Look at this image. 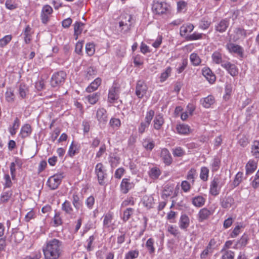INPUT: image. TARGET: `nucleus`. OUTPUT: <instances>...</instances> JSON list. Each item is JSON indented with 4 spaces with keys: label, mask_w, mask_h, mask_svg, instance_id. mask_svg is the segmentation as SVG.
<instances>
[{
    "label": "nucleus",
    "mask_w": 259,
    "mask_h": 259,
    "mask_svg": "<svg viewBox=\"0 0 259 259\" xmlns=\"http://www.w3.org/2000/svg\"><path fill=\"white\" fill-rule=\"evenodd\" d=\"M45 259H59L63 251V243L57 239H52L46 242L43 246Z\"/></svg>",
    "instance_id": "f257e3e1"
},
{
    "label": "nucleus",
    "mask_w": 259,
    "mask_h": 259,
    "mask_svg": "<svg viewBox=\"0 0 259 259\" xmlns=\"http://www.w3.org/2000/svg\"><path fill=\"white\" fill-rule=\"evenodd\" d=\"M119 20V28L120 31L124 33L128 32L135 22L133 16L127 13L121 14Z\"/></svg>",
    "instance_id": "f03ea898"
},
{
    "label": "nucleus",
    "mask_w": 259,
    "mask_h": 259,
    "mask_svg": "<svg viewBox=\"0 0 259 259\" xmlns=\"http://www.w3.org/2000/svg\"><path fill=\"white\" fill-rule=\"evenodd\" d=\"M224 184L221 177L219 176H215L210 183L209 190L210 195L213 196L218 195Z\"/></svg>",
    "instance_id": "7ed1b4c3"
},
{
    "label": "nucleus",
    "mask_w": 259,
    "mask_h": 259,
    "mask_svg": "<svg viewBox=\"0 0 259 259\" xmlns=\"http://www.w3.org/2000/svg\"><path fill=\"white\" fill-rule=\"evenodd\" d=\"M95 173L97 177L99 184L103 186L105 184V180L107 177V170L101 162L98 163L95 166Z\"/></svg>",
    "instance_id": "20e7f679"
},
{
    "label": "nucleus",
    "mask_w": 259,
    "mask_h": 259,
    "mask_svg": "<svg viewBox=\"0 0 259 259\" xmlns=\"http://www.w3.org/2000/svg\"><path fill=\"white\" fill-rule=\"evenodd\" d=\"M170 6L165 2L154 1L152 6L153 12L157 15L166 13L169 10Z\"/></svg>",
    "instance_id": "39448f33"
},
{
    "label": "nucleus",
    "mask_w": 259,
    "mask_h": 259,
    "mask_svg": "<svg viewBox=\"0 0 259 259\" xmlns=\"http://www.w3.org/2000/svg\"><path fill=\"white\" fill-rule=\"evenodd\" d=\"M66 74L63 71L54 73L51 77V85L53 88L60 86L64 82Z\"/></svg>",
    "instance_id": "423d86ee"
},
{
    "label": "nucleus",
    "mask_w": 259,
    "mask_h": 259,
    "mask_svg": "<svg viewBox=\"0 0 259 259\" xmlns=\"http://www.w3.org/2000/svg\"><path fill=\"white\" fill-rule=\"evenodd\" d=\"M64 178L63 173H59L50 177L47 181V185L51 190L57 189Z\"/></svg>",
    "instance_id": "0eeeda50"
},
{
    "label": "nucleus",
    "mask_w": 259,
    "mask_h": 259,
    "mask_svg": "<svg viewBox=\"0 0 259 259\" xmlns=\"http://www.w3.org/2000/svg\"><path fill=\"white\" fill-rule=\"evenodd\" d=\"M230 25V18H225L218 21L214 25L215 33H223L225 32Z\"/></svg>",
    "instance_id": "6e6552de"
},
{
    "label": "nucleus",
    "mask_w": 259,
    "mask_h": 259,
    "mask_svg": "<svg viewBox=\"0 0 259 259\" xmlns=\"http://www.w3.org/2000/svg\"><path fill=\"white\" fill-rule=\"evenodd\" d=\"M226 48L230 53L236 54L240 58L243 57L244 49L241 46L233 42H228L226 45Z\"/></svg>",
    "instance_id": "1a4fd4ad"
},
{
    "label": "nucleus",
    "mask_w": 259,
    "mask_h": 259,
    "mask_svg": "<svg viewBox=\"0 0 259 259\" xmlns=\"http://www.w3.org/2000/svg\"><path fill=\"white\" fill-rule=\"evenodd\" d=\"M120 89L116 83L114 82L109 88L108 95V100L110 103H113L119 98Z\"/></svg>",
    "instance_id": "9d476101"
},
{
    "label": "nucleus",
    "mask_w": 259,
    "mask_h": 259,
    "mask_svg": "<svg viewBox=\"0 0 259 259\" xmlns=\"http://www.w3.org/2000/svg\"><path fill=\"white\" fill-rule=\"evenodd\" d=\"M134 187L135 184L131 181L130 178H124L120 183V189L122 193L126 194Z\"/></svg>",
    "instance_id": "9b49d317"
},
{
    "label": "nucleus",
    "mask_w": 259,
    "mask_h": 259,
    "mask_svg": "<svg viewBox=\"0 0 259 259\" xmlns=\"http://www.w3.org/2000/svg\"><path fill=\"white\" fill-rule=\"evenodd\" d=\"M221 66L225 69L227 72L232 76H236L238 74V68L237 66L229 61L223 62Z\"/></svg>",
    "instance_id": "f8f14e48"
},
{
    "label": "nucleus",
    "mask_w": 259,
    "mask_h": 259,
    "mask_svg": "<svg viewBox=\"0 0 259 259\" xmlns=\"http://www.w3.org/2000/svg\"><path fill=\"white\" fill-rule=\"evenodd\" d=\"M146 84L142 81H138L136 88V95L139 98H142L146 94L147 91Z\"/></svg>",
    "instance_id": "ddd939ff"
},
{
    "label": "nucleus",
    "mask_w": 259,
    "mask_h": 259,
    "mask_svg": "<svg viewBox=\"0 0 259 259\" xmlns=\"http://www.w3.org/2000/svg\"><path fill=\"white\" fill-rule=\"evenodd\" d=\"M202 74L209 83L212 84L215 82V75L209 67H205L203 68L202 69Z\"/></svg>",
    "instance_id": "4468645a"
},
{
    "label": "nucleus",
    "mask_w": 259,
    "mask_h": 259,
    "mask_svg": "<svg viewBox=\"0 0 259 259\" xmlns=\"http://www.w3.org/2000/svg\"><path fill=\"white\" fill-rule=\"evenodd\" d=\"M160 157L163 163L166 165H169L172 162L171 155L166 148H163L161 150Z\"/></svg>",
    "instance_id": "2eb2a0df"
},
{
    "label": "nucleus",
    "mask_w": 259,
    "mask_h": 259,
    "mask_svg": "<svg viewBox=\"0 0 259 259\" xmlns=\"http://www.w3.org/2000/svg\"><path fill=\"white\" fill-rule=\"evenodd\" d=\"M234 33L232 39L235 42L239 39H243L247 36L246 31L242 28H236L234 30Z\"/></svg>",
    "instance_id": "dca6fc26"
},
{
    "label": "nucleus",
    "mask_w": 259,
    "mask_h": 259,
    "mask_svg": "<svg viewBox=\"0 0 259 259\" xmlns=\"http://www.w3.org/2000/svg\"><path fill=\"white\" fill-rule=\"evenodd\" d=\"M235 203V201L232 196H226L221 199L220 204L223 208H229Z\"/></svg>",
    "instance_id": "f3484780"
},
{
    "label": "nucleus",
    "mask_w": 259,
    "mask_h": 259,
    "mask_svg": "<svg viewBox=\"0 0 259 259\" xmlns=\"http://www.w3.org/2000/svg\"><path fill=\"white\" fill-rule=\"evenodd\" d=\"M71 201L76 210H78L82 207V199L77 192L73 194Z\"/></svg>",
    "instance_id": "a211bd4d"
},
{
    "label": "nucleus",
    "mask_w": 259,
    "mask_h": 259,
    "mask_svg": "<svg viewBox=\"0 0 259 259\" xmlns=\"http://www.w3.org/2000/svg\"><path fill=\"white\" fill-rule=\"evenodd\" d=\"M179 225L181 229L187 231V228L190 225V219L186 214H182L181 215Z\"/></svg>",
    "instance_id": "6ab92c4d"
},
{
    "label": "nucleus",
    "mask_w": 259,
    "mask_h": 259,
    "mask_svg": "<svg viewBox=\"0 0 259 259\" xmlns=\"http://www.w3.org/2000/svg\"><path fill=\"white\" fill-rule=\"evenodd\" d=\"M194 28V26L192 24L187 23L184 24L180 27V33L181 36L186 39V36L189 35V33L191 32Z\"/></svg>",
    "instance_id": "aec40b11"
},
{
    "label": "nucleus",
    "mask_w": 259,
    "mask_h": 259,
    "mask_svg": "<svg viewBox=\"0 0 259 259\" xmlns=\"http://www.w3.org/2000/svg\"><path fill=\"white\" fill-rule=\"evenodd\" d=\"M251 156L257 160L259 159V140H254L250 148Z\"/></svg>",
    "instance_id": "412c9836"
},
{
    "label": "nucleus",
    "mask_w": 259,
    "mask_h": 259,
    "mask_svg": "<svg viewBox=\"0 0 259 259\" xmlns=\"http://www.w3.org/2000/svg\"><path fill=\"white\" fill-rule=\"evenodd\" d=\"M148 174L150 178L154 181L159 178L161 175V171L158 167L154 166L150 168Z\"/></svg>",
    "instance_id": "4be33fe9"
},
{
    "label": "nucleus",
    "mask_w": 259,
    "mask_h": 259,
    "mask_svg": "<svg viewBox=\"0 0 259 259\" xmlns=\"http://www.w3.org/2000/svg\"><path fill=\"white\" fill-rule=\"evenodd\" d=\"M212 214V212L207 208H202L198 213V220L200 222H202L207 220Z\"/></svg>",
    "instance_id": "5701e85b"
},
{
    "label": "nucleus",
    "mask_w": 259,
    "mask_h": 259,
    "mask_svg": "<svg viewBox=\"0 0 259 259\" xmlns=\"http://www.w3.org/2000/svg\"><path fill=\"white\" fill-rule=\"evenodd\" d=\"M22 34L24 36V40L25 44H29L31 40L32 34V28L31 27L28 25H26Z\"/></svg>",
    "instance_id": "b1692460"
},
{
    "label": "nucleus",
    "mask_w": 259,
    "mask_h": 259,
    "mask_svg": "<svg viewBox=\"0 0 259 259\" xmlns=\"http://www.w3.org/2000/svg\"><path fill=\"white\" fill-rule=\"evenodd\" d=\"M257 162L254 160L250 159L245 165L246 174L249 175L252 174L257 168Z\"/></svg>",
    "instance_id": "393cba45"
},
{
    "label": "nucleus",
    "mask_w": 259,
    "mask_h": 259,
    "mask_svg": "<svg viewBox=\"0 0 259 259\" xmlns=\"http://www.w3.org/2000/svg\"><path fill=\"white\" fill-rule=\"evenodd\" d=\"M174 187L170 185L166 184L164 186L161 194V198L165 200L173 193Z\"/></svg>",
    "instance_id": "a878e982"
},
{
    "label": "nucleus",
    "mask_w": 259,
    "mask_h": 259,
    "mask_svg": "<svg viewBox=\"0 0 259 259\" xmlns=\"http://www.w3.org/2000/svg\"><path fill=\"white\" fill-rule=\"evenodd\" d=\"M102 80L98 77L92 81L90 84L86 88V91L88 93H92L97 90L101 84Z\"/></svg>",
    "instance_id": "bb28decb"
},
{
    "label": "nucleus",
    "mask_w": 259,
    "mask_h": 259,
    "mask_svg": "<svg viewBox=\"0 0 259 259\" xmlns=\"http://www.w3.org/2000/svg\"><path fill=\"white\" fill-rule=\"evenodd\" d=\"M206 201V199L202 196L197 195L192 198V204L196 207L203 206Z\"/></svg>",
    "instance_id": "cd10ccee"
},
{
    "label": "nucleus",
    "mask_w": 259,
    "mask_h": 259,
    "mask_svg": "<svg viewBox=\"0 0 259 259\" xmlns=\"http://www.w3.org/2000/svg\"><path fill=\"white\" fill-rule=\"evenodd\" d=\"M74 26V36L75 39H77L78 36L82 33L84 27V24L79 21H76L73 24Z\"/></svg>",
    "instance_id": "c85d7f7f"
},
{
    "label": "nucleus",
    "mask_w": 259,
    "mask_h": 259,
    "mask_svg": "<svg viewBox=\"0 0 259 259\" xmlns=\"http://www.w3.org/2000/svg\"><path fill=\"white\" fill-rule=\"evenodd\" d=\"M177 133L180 135H188L190 132V127L185 124H178L176 126Z\"/></svg>",
    "instance_id": "c756f323"
},
{
    "label": "nucleus",
    "mask_w": 259,
    "mask_h": 259,
    "mask_svg": "<svg viewBox=\"0 0 259 259\" xmlns=\"http://www.w3.org/2000/svg\"><path fill=\"white\" fill-rule=\"evenodd\" d=\"M143 203L148 209L152 208L154 204L153 197L151 195L144 196L143 198Z\"/></svg>",
    "instance_id": "7c9ffc66"
},
{
    "label": "nucleus",
    "mask_w": 259,
    "mask_h": 259,
    "mask_svg": "<svg viewBox=\"0 0 259 259\" xmlns=\"http://www.w3.org/2000/svg\"><path fill=\"white\" fill-rule=\"evenodd\" d=\"M214 98L212 95L208 96L207 97L201 100L202 106L206 108L210 107V106L214 104Z\"/></svg>",
    "instance_id": "2f4dec72"
},
{
    "label": "nucleus",
    "mask_w": 259,
    "mask_h": 259,
    "mask_svg": "<svg viewBox=\"0 0 259 259\" xmlns=\"http://www.w3.org/2000/svg\"><path fill=\"white\" fill-rule=\"evenodd\" d=\"M211 20L208 17H203L199 22V27L202 30H206L211 25Z\"/></svg>",
    "instance_id": "473e14b6"
},
{
    "label": "nucleus",
    "mask_w": 259,
    "mask_h": 259,
    "mask_svg": "<svg viewBox=\"0 0 259 259\" xmlns=\"http://www.w3.org/2000/svg\"><path fill=\"white\" fill-rule=\"evenodd\" d=\"M220 165L221 159L218 156H215L210 164L211 171L212 172L217 171L220 167Z\"/></svg>",
    "instance_id": "72a5a7b5"
},
{
    "label": "nucleus",
    "mask_w": 259,
    "mask_h": 259,
    "mask_svg": "<svg viewBox=\"0 0 259 259\" xmlns=\"http://www.w3.org/2000/svg\"><path fill=\"white\" fill-rule=\"evenodd\" d=\"M31 126L28 124H25L21 127L20 136L22 138H25L28 137L31 134Z\"/></svg>",
    "instance_id": "f704fd0d"
},
{
    "label": "nucleus",
    "mask_w": 259,
    "mask_h": 259,
    "mask_svg": "<svg viewBox=\"0 0 259 259\" xmlns=\"http://www.w3.org/2000/svg\"><path fill=\"white\" fill-rule=\"evenodd\" d=\"M100 96V93H94L86 96L85 99L90 104H95L99 100Z\"/></svg>",
    "instance_id": "c9c22d12"
},
{
    "label": "nucleus",
    "mask_w": 259,
    "mask_h": 259,
    "mask_svg": "<svg viewBox=\"0 0 259 259\" xmlns=\"http://www.w3.org/2000/svg\"><path fill=\"white\" fill-rule=\"evenodd\" d=\"M13 192L12 190H8L3 191L0 197V203H6L9 201L10 198L12 196Z\"/></svg>",
    "instance_id": "e433bc0d"
},
{
    "label": "nucleus",
    "mask_w": 259,
    "mask_h": 259,
    "mask_svg": "<svg viewBox=\"0 0 259 259\" xmlns=\"http://www.w3.org/2000/svg\"><path fill=\"white\" fill-rule=\"evenodd\" d=\"M221 252L222 254L221 259H234L235 252L233 251L222 248Z\"/></svg>",
    "instance_id": "4c0bfd02"
},
{
    "label": "nucleus",
    "mask_w": 259,
    "mask_h": 259,
    "mask_svg": "<svg viewBox=\"0 0 259 259\" xmlns=\"http://www.w3.org/2000/svg\"><path fill=\"white\" fill-rule=\"evenodd\" d=\"M154 127L156 130H159L164 123V119L161 114H157L153 120Z\"/></svg>",
    "instance_id": "58836bf2"
},
{
    "label": "nucleus",
    "mask_w": 259,
    "mask_h": 259,
    "mask_svg": "<svg viewBox=\"0 0 259 259\" xmlns=\"http://www.w3.org/2000/svg\"><path fill=\"white\" fill-rule=\"evenodd\" d=\"M190 60L192 64L194 66H199L201 63V59L196 53H193L190 55Z\"/></svg>",
    "instance_id": "ea45409f"
},
{
    "label": "nucleus",
    "mask_w": 259,
    "mask_h": 259,
    "mask_svg": "<svg viewBox=\"0 0 259 259\" xmlns=\"http://www.w3.org/2000/svg\"><path fill=\"white\" fill-rule=\"evenodd\" d=\"M212 62L216 64L223 63V58L222 54L219 51L214 52L211 55Z\"/></svg>",
    "instance_id": "a19ab883"
},
{
    "label": "nucleus",
    "mask_w": 259,
    "mask_h": 259,
    "mask_svg": "<svg viewBox=\"0 0 259 259\" xmlns=\"http://www.w3.org/2000/svg\"><path fill=\"white\" fill-rule=\"evenodd\" d=\"M143 146L145 148L147 151H151L155 146L154 142L149 138H147L144 140L143 142Z\"/></svg>",
    "instance_id": "79ce46f5"
},
{
    "label": "nucleus",
    "mask_w": 259,
    "mask_h": 259,
    "mask_svg": "<svg viewBox=\"0 0 259 259\" xmlns=\"http://www.w3.org/2000/svg\"><path fill=\"white\" fill-rule=\"evenodd\" d=\"M204 35V34L201 33H198L197 32H194L193 33L187 35L186 36V39L188 41H193L201 39L203 38Z\"/></svg>",
    "instance_id": "37998d69"
},
{
    "label": "nucleus",
    "mask_w": 259,
    "mask_h": 259,
    "mask_svg": "<svg viewBox=\"0 0 259 259\" xmlns=\"http://www.w3.org/2000/svg\"><path fill=\"white\" fill-rule=\"evenodd\" d=\"M19 94L22 99L26 98L27 94L28 93L29 90L28 87L24 84L21 83L19 87Z\"/></svg>",
    "instance_id": "c03bdc74"
},
{
    "label": "nucleus",
    "mask_w": 259,
    "mask_h": 259,
    "mask_svg": "<svg viewBox=\"0 0 259 259\" xmlns=\"http://www.w3.org/2000/svg\"><path fill=\"white\" fill-rule=\"evenodd\" d=\"M62 210L68 214H71L73 211V208L70 202L68 200H65L62 204Z\"/></svg>",
    "instance_id": "a18cd8bd"
},
{
    "label": "nucleus",
    "mask_w": 259,
    "mask_h": 259,
    "mask_svg": "<svg viewBox=\"0 0 259 259\" xmlns=\"http://www.w3.org/2000/svg\"><path fill=\"white\" fill-rule=\"evenodd\" d=\"M134 212V209L128 207L124 210L123 212V217L122 218V221L124 222H126L133 214Z\"/></svg>",
    "instance_id": "49530a36"
},
{
    "label": "nucleus",
    "mask_w": 259,
    "mask_h": 259,
    "mask_svg": "<svg viewBox=\"0 0 259 259\" xmlns=\"http://www.w3.org/2000/svg\"><path fill=\"white\" fill-rule=\"evenodd\" d=\"M172 69L170 67H167L164 71L161 73L160 81L163 82L170 75Z\"/></svg>",
    "instance_id": "de8ad7c7"
},
{
    "label": "nucleus",
    "mask_w": 259,
    "mask_h": 259,
    "mask_svg": "<svg viewBox=\"0 0 259 259\" xmlns=\"http://www.w3.org/2000/svg\"><path fill=\"white\" fill-rule=\"evenodd\" d=\"M209 171V169L207 167L203 166L201 168L200 178L201 180L204 182L208 180Z\"/></svg>",
    "instance_id": "09e8293b"
},
{
    "label": "nucleus",
    "mask_w": 259,
    "mask_h": 259,
    "mask_svg": "<svg viewBox=\"0 0 259 259\" xmlns=\"http://www.w3.org/2000/svg\"><path fill=\"white\" fill-rule=\"evenodd\" d=\"M104 217L103 226L106 228L110 227L113 220V215L110 213H107Z\"/></svg>",
    "instance_id": "8fccbe9b"
},
{
    "label": "nucleus",
    "mask_w": 259,
    "mask_h": 259,
    "mask_svg": "<svg viewBox=\"0 0 259 259\" xmlns=\"http://www.w3.org/2000/svg\"><path fill=\"white\" fill-rule=\"evenodd\" d=\"M154 240L153 238H150L147 240L146 242V247L148 249L150 254H152L155 252V248L154 247Z\"/></svg>",
    "instance_id": "3c124183"
},
{
    "label": "nucleus",
    "mask_w": 259,
    "mask_h": 259,
    "mask_svg": "<svg viewBox=\"0 0 259 259\" xmlns=\"http://www.w3.org/2000/svg\"><path fill=\"white\" fill-rule=\"evenodd\" d=\"M13 183L9 174H5L4 176V188H10L12 186Z\"/></svg>",
    "instance_id": "603ef678"
},
{
    "label": "nucleus",
    "mask_w": 259,
    "mask_h": 259,
    "mask_svg": "<svg viewBox=\"0 0 259 259\" xmlns=\"http://www.w3.org/2000/svg\"><path fill=\"white\" fill-rule=\"evenodd\" d=\"M85 51L89 56H93L95 52L94 44L92 42L87 43L85 45Z\"/></svg>",
    "instance_id": "864d4df0"
},
{
    "label": "nucleus",
    "mask_w": 259,
    "mask_h": 259,
    "mask_svg": "<svg viewBox=\"0 0 259 259\" xmlns=\"http://www.w3.org/2000/svg\"><path fill=\"white\" fill-rule=\"evenodd\" d=\"M11 35H7L0 39V48H4L12 40Z\"/></svg>",
    "instance_id": "5fc2aeb1"
},
{
    "label": "nucleus",
    "mask_w": 259,
    "mask_h": 259,
    "mask_svg": "<svg viewBox=\"0 0 259 259\" xmlns=\"http://www.w3.org/2000/svg\"><path fill=\"white\" fill-rule=\"evenodd\" d=\"M135 203V199L133 196L127 197L124 201H122L121 206L122 207H126L128 205H134Z\"/></svg>",
    "instance_id": "6e6d98bb"
},
{
    "label": "nucleus",
    "mask_w": 259,
    "mask_h": 259,
    "mask_svg": "<svg viewBox=\"0 0 259 259\" xmlns=\"http://www.w3.org/2000/svg\"><path fill=\"white\" fill-rule=\"evenodd\" d=\"M16 243L20 242L24 238V235L21 231H17L14 233L12 236Z\"/></svg>",
    "instance_id": "4d7b16f0"
},
{
    "label": "nucleus",
    "mask_w": 259,
    "mask_h": 259,
    "mask_svg": "<svg viewBox=\"0 0 259 259\" xmlns=\"http://www.w3.org/2000/svg\"><path fill=\"white\" fill-rule=\"evenodd\" d=\"M248 240L249 237L248 234L244 233L238 241V243L240 245L241 247H244L247 244Z\"/></svg>",
    "instance_id": "13d9d810"
},
{
    "label": "nucleus",
    "mask_w": 259,
    "mask_h": 259,
    "mask_svg": "<svg viewBox=\"0 0 259 259\" xmlns=\"http://www.w3.org/2000/svg\"><path fill=\"white\" fill-rule=\"evenodd\" d=\"M243 173L242 172H238L236 175L234 180L233 182V185L234 187H237L241 182L243 177Z\"/></svg>",
    "instance_id": "bf43d9fd"
},
{
    "label": "nucleus",
    "mask_w": 259,
    "mask_h": 259,
    "mask_svg": "<svg viewBox=\"0 0 259 259\" xmlns=\"http://www.w3.org/2000/svg\"><path fill=\"white\" fill-rule=\"evenodd\" d=\"M196 175V170L194 168H191L188 172L187 179L190 181L192 184L194 183V179Z\"/></svg>",
    "instance_id": "052dcab7"
},
{
    "label": "nucleus",
    "mask_w": 259,
    "mask_h": 259,
    "mask_svg": "<svg viewBox=\"0 0 259 259\" xmlns=\"http://www.w3.org/2000/svg\"><path fill=\"white\" fill-rule=\"evenodd\" d=\"M139 254L138 250H131L125 254V259H134L138 257Z\"/></svg>",
    "instance_id": "680f3d73"
},
{
    "label": "nucleus",
    "mask_w": 259,
    "mask_h": 259,
    "mask_svg": "<svg viewBox=\"0 0 259 259\" xmlns=\"http://www.w3.org/2000/svg\"><path fill=\"white\" fill-rule=\"evenodd\" d=\"M53 222L54 226L56 227L59 226L62 224L63 221L61 217L60 216V213L59 212H56L53 218Z\"/></svg>",
    "instance_id": "e2e57ef3"
},
{
    "label": "nucleus",
    "mask_w": 259,
    "mask_h": 259,
    "mask_svg": "<svg viewBox=\"0 0 259 259\" xmlns=\"http://www.w3.org/2000/svg\"><path fill=\"white\" fill-rule=\"evenodd\" d=\"M188 65V60L186 59H183L182 62L180 64L179 66L177 68L178 73H181L187 67Z\"/></svg>",
    "instance_id": "0e129e2a"
},
{
    "label": "nucleus",
    "mask_w": 259,
    "mask_h": 259,
    "mask_svg": "<svg viewBox=\"0 0 259 259\" xmlns=\"http://www.w3.org/2000/svg\"><path fill=\"white\" fill-rule=\"evenodd\" d=\"M172 154L175 157H182L185 154V151L180 147L172 150Z\"/></svg>",
    "instance_id": "69168bd1"
},
{
    "label": "nucleus",
    "mask_w": 259,
    "mask_h": 259,
    "mask_svg": "<svg viewBox=\"0 0 259 259\" xmlns=\"http://www.w3.org/2000/svg\"><path fill=\"white\" fill-rule=\"evenodd\" d=\"M86 72V77L88 79H90L96 75L97 71L93 67H90L88 68Z\"/></svg>",
    "instance_id": "338daca9"
},
{
    "label": "nucleus",
    "mask_w": 259,
    "mask_h": 259,
    "mask_svg": "<svg viewBox=\"0 0 259 259\" xmlns=\"http://www.w3.org/2000/svg\"><path fill=\"white\" fill-rule=\"evenodd\" d=\"M167 231L174 235V236H177L180 234V232L177 227H174L172 225H169L167 227Z\"/></svg>",
    "instance_id": "774afa93"
}]
</instances>
